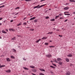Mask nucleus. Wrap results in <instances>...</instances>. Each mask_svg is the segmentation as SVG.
Returning a JSON list of instances; mask_svg holds the SVG:
<instances>
[{
	"mask_svg": "<svg viewBox=\"0 0 75 75\" xmlns=\"http://www.w3.org/2000/svg\"><path fill=\"white\" fill-rule=\"evenodd\" d=\"M46 5H47V4L42 5L40 6V5H38L37 6H35L33 7V8H41V7H43V6H46Z\"/></svg>",
	"mask_w": 75,
	"mask_h": 75,
	"instance_id": "obj_1",
	"label": "nucleus"
},
{
	"mask_svg": "<svg viewBox=\"0 0 75 75\" xmlns=\"http://www.w3.org/2000/svg\"><path fill=\"white\" fill-rule=\"evenodd\" d=\"M46 57H49V58H51V57H52V56L51 54H48L46 56Z\"/></svg>",
	"mask_w": 75,
	"mask_h": 75,
	"instance_id": "obj_2",
	"label": "nucleus"
},
{
	"mask_svg": "<svg viewBox=\"0 0 75 75\" xmlns=\"http://www.w3.org/2000/svg\"><path fill=\"white\" fill-rule=\"evenodd\" d=\"M70 74H71V73L69 71L67 72V73H66V75H69Z\"/></svg>",
	"mask_w": 75,
	"mask_h": 75,
	"instance_id": "obj_3",
	"label": "nucleus"
},
{
	"mask_svg": "<svg viewBox=\"0 0 75 75\" xmlns=\"http://www.w3.org/2000/svg\"><path fill=\"white\" fill-rule=\"evenodd\" d=\"M67 57H71L72 56V54H69V55H67Z\"/></svg>",
	"mask_w": 75,
	"mask_h": 75,
	"instance_id": "obj_4",
	"label": "nucleus"
},
{
	"mask_svg": "<svg viewBox=\"0 0 75 75\" xmlns=\"http://www.w3.org/2000/svg\"><path fill=\"white\" fill-rule=\"evenodd\" d=\"M2 33H4V34H6L7 33V32H6L4 30H2Z\"/></svg>",
	"mask_w": 75,
	"mask_h": 75,
	"instance_id": "obj_5",
	"label": "nucleus"
},
{
	"mask_svg": "<svg viewBox=\"0 0 75 75\" xmlns=\"http://www.w3.org/2000/svg\"><path fill=\"white\" fill-rule=\"evenodd\" d=\"M6 59L7 61H8V62H10V59L9 58H6Z\"/></svg>",
	"mask_w": 75,
	"mask_h": 75,
	"instance_id": "obj_6",
	"label": "nucleus"
},
{
	"mask_svg": "<svg viewBox=\"0 0 75 75\" xmlns=\"http://www.w3.org/2000/svg\"><path fill=\"white\" fill-rule=\"evenodd\" d=\"M53 34V32L52 31L51 32H49L47 33V34Z\"/></svg>",
	"mask_w": 75,
	"mask_h": 75,
	"instance_id": "obj_7",
	"label": "nucleus"
},
{
	"mask_svg": "<svg viewBox=\"0 0 75 75\" xmlns=\"http://www.w3.org/2000/svg\"><path fill=\"white\" fill-rule=\"evenodd\" d=\"M41 41V39H39V40H37L35 42H36V43H38V42L39 41Z\"/></svg>",
	"mask_w": 75,
	"mask_h": 75,
	"instance_id": "obj_8",
	"label": "nucleus"
},
{
	"mask_svg": "<svg viewBox=\"0 0 75 75\" xmlns=\"http://www.w3.org/2000/svg\"><path fill=\"white\" fill-rule=\"evenodd\" d=\"M32 71L34 72H37V70L35 69H34L32 70Z\"/></svg>",
	"mask_w": 75,
	"mask_h": 75,
	"instance_id": "obj_9",
	"label": "nucleus"
},
{
	"mask_svg": "<svg viewBox=\"0 0 75 75\" xmlns=\"http://www.w3.org/2000/svg\"><path fill=\"white\" fill-rule=\"evenodd\" d=\"M57 61H62V59L60 58H57Z\"/></svg>",
	"mask_w": 75,
	"mask_h": 75,
	"instance_id": "obj_10",
	"label": "nucleus"
},
{
	"mask_svg": "<svg viewBox=\"0 0 75 75\" xmlns=\"http://www.w3.org/2000/svg\"><path fill=\"white\" fill-rule=\"evenodd\" d=\"M39 70L40 71H43L44 72H45V70L43 69H41V68L39 69Z\"/></svg>",
	"mask_w": 75,
	"mask_h": 75,
	"instance_id": "obj_11",
	"label": "nucleus"
},
{
	"mask_svg": "<svg viewBox=\"0 0 75 75\" xmlns=\"http://www.w3.org/2000/svg\"><path fill=\"white\" fill-rule=\"evenodd\" d=\"M65 60L67 62H69V59H68V58H66Z\"/></svg>",
	"mask_w": 75,
	"mask_h": 75,
	"instance_id": "obj_12",
	"label": "nucleus"
},
{
	"mask_svg": "<svg viewBox=\"0 0 75 75\" xmlns=\"http://www.w3.org/2000/svg\"><path fill=\"white\" fill-rule=\"evenodd\" d=\"M6 72L8 73L11 72V70L10 69H9L7 71H6Z\"/></svg>",
	"mask_w": 75,
	"mask_h": 75,
	"instance_id": "obj_13",
	"label": "nucleus"
},
{
	"mask_svg": "<svg viewBox=\"0 0 75 75\" xmlns=\"http://www.w3.org/2000/svg\"><path fill=\"white\" fill-rule=\"evenodd\" d=\"M35 17H34L33 18H31L30 19V20H34V19H35Z\"/></svg>",
	"mask_w": 75,
	"mask_h": 75,
	"instance_id": "obj_14",
	"label": "nucleus"
},
{
	"mask_svg": "<svg viewBox=\"0 0 75 75\" xmlns=\"http://www.w3.org/2000/svg\"><path fill=\"white\" fill-rule=\"evenodd\" d=\"M47 37H43V38H42V39H43V40H44V39H45V40H46V39H47Z\"/></svg>",
	"mask_w": 75,
	"mask_h": 75,
	"instance_id": "obj_15",
	"label": "nucleus"
},
{
	"mask_svg": "<svg viewBox=\"0 0 75 75\" xmlns=\"http://www.w3.org/2000/svg\"><path fill=\"white\" fill-rule=\"evenodd\" d=\"M58 64H59V65H61L62 64V62H58Z\"/></svg>",
	"mask_w": 75,
	"mask_h": 75,
	"instance_id": "obj_16",
	"label": "nucleus"
},
{
	"mask_svg": "<svg viewBox=\"0 0 75 75\" xmlns=\"http://www.w3.org/2000/svg\"><path fill=\"white\" fill-rule=\"evenodd\" d=\"M6 67V66L5 65H1V64H0V68H2V67Z\"/></svg>",
	"mask_w": 75,
	"mask_h": 75,
	"instance_id": "obj_17",
	"label": "nucleus"
},
{
	"mask_svg": "<svg viewBox=\"0 0 75 75\" xmlns=\"http://www.w3.org/2000/svg\"><path fill=\"white\" fill-rule=\"evenodd\" d=\"M69 8L68 7H65L64 8V10H68V9Z\"/></svg>",
	"mask_w": 75,
	"mask_h": 75,
	"instance_id": "obj_18",
	"label": "nucleus"
},
{
	"mask_svg": "<svg viewBox=\"0 0 75 75\" xmlns=\"http://www.w3.org/2000/svg\"><path fill=\"white\" fill-rule=\"evenodd\" d=\"M30 68H35V67L33 65L30 66Z\"/></svg>",
	"mask_w": 75,
	"mask_h": 75,
	"instance_id": "obj_19",
	"label": "nucleus"
},
{
	"mask_svg": "<svg viewBox=\"0 0 75 75\" xmlns=\"http://www.w3.org/2000/svg\"><path fill=\"white\" fill-rule=\"evenodd\" d=\"M70 1V2H74V3H75V1H74V0H69Z\"/></svg>",
	"mask_w": 75,
	"mask_h": 75,
	"instance_id": "obj_20",
	"label": "nucleus"
},
{
	"mask_svg": "<svg viewBox=\"0 0 75 75\" xmlns=\"http://www.w3.org/2000/svg\"><path fill=\"white\" fill-rule=\"evenodd\" d=\"M64 15L66 16H70V15H71V14L69 13H65Z\"/></svg>",
	"mask_w": 75,
	"mask_h": 75,
	"instance_id": "obj_21",
	"label": "nucleus"
},
{
	"mask_svg": "<svg viewBox=\"0 0 75 75\" xmlns=\"http://www.w3.org/2000/svg\"><path fill=\"white\" fill-rule=\"evenodd\" d=\"M11 57L12 59H15V57H14L13 56H11Z\"/></svg>",
	"mask_w": 75,
	"mask_h": 75,
	"instance_id": "obj_22",
	"label": "nucleus"
},
{
	"mask_svg": "<svg viewBox=\"0 0 75 75\" xmlns=\"http://www.w3.org/2000/svg\"><path fill=\"white\" fill-rule=\"evenodd\" d=\"M11 40H16V37H14L13 38H12Z\"/></svg>",
	"mask_w": 75,
	"mask_h": 75,
	"instance_id": "obj_23",
	"label": "nucleus"
},
{
	"mask_svg": "<svg viewBox=\"0 0 75 75\" xmlns=\"http://www.w3.org/2000/svg\"><path fill=\"white\" fill-rule=\"evenodd\" d=\"M24 69H26V70H28V69L25 67H23Z\"/></svg>",
	"mask_w": 75,
	"mask_h": 75,
	"instance_id": "obj_24",
	"label": "nucleus"
},
{
	"mask_svg": "<svg viewBox=\"0 0 75 75\" xmlns=\"http://www.w3.org/2000/svg\"><path fill=\"white\" fill-rule=\"evenodd\" d=\"M59 15L60 16H62V15H63V13H60L59 14Z\"/></svg>",
	"mask_w": 75,
	"mask_h": 75,
	"instance_id": "obj_25",
	"label": "nucleus"
},
{
	"mask_svg": "<svg viewBox=\"0 0 75 75\" xmlns=\"http://www.w3.org/2000/svg\"><path fill=\"white\" fill-rule=\"evenodd\" d=\"M45 44L46 45H48V43L46 42L45 43Z\"/></svg>",
	"mask_w": 75,
	"mask_h": 75,
	"instance_id": "obj_26",
	"label": "nucleus"
},
{
	"mask_svg": "<svg viewBox=\"0 0 75 75\" xmlns=\"http://www.w3.org/2000/svg\"><path fill=\"white\" fill-rule=\"evenodd\" d=\"M59 17V16H56L55 17V19H57V18H58V17Z\"/></svg>",
	"mask_w": 75,
	"mask_h": 75,
	"instance_id": "obj_27",
	"label": "nucleus"
},
{
	"mask_svg": "<svg viewBox=\"0 0 75 75\" xmlns=\"http://www.w3.org/2000/svg\"><path fill=\"white\" fill-rule=\"evenodd\" d=\"M34 22L35 23H37V21H38V20H34Z\"/></svg>",
	"mask_w": 75,
	"mask_h": 75,
	"instance_id": "obj_28",
	"label": "nucleus"
},
{
	"mask_svg": "<svg viewBox=\"0 0 75 75\" xmlns=\"http://www.w3.org/2000/svg\"><path fill=\"white\" fill-rule=\"evenodd\" d=\"M4 7V5H2V6H0V8H2V7Z\"/></svg>",
	"mask_w": 75,
	"mask_h": 75,
	"instance_id": "obj_29",
	"label": "nucleus"
},
{
	"mask_svg": "<svg viewBox=\"0 0 75 75\" xmlns=\"http://www.w3.org/2000/svg\"><path fill=\"white\" fill-rule=\"evenodd\" d=\"M21 25V23H20L17 25L18 26H19V25Z\"/></svg>",
	"mask_w": 75,
	"mask_h": 75,
	"instance_id": "obj_30",
	"label": "nucleus"
},
{
	"mask_svg": "<svg viewBox=\"0 0 75 75\" xmlns=\"http://www.w3.org/2000/svg\"><path fill=\"white\" fill-rule=\"evenodd\" d=\"M40 75H44V74L42 73H40L39 74Z\"/></svg>",
	"mask_w": 75,
	"mask_h": 75,
	"instance_id": "obj_31",
	"label": "nucleus"
},
{
	"mask_svg": "<svg viewBox=\"0 0 75 75\" xmlns=\"http://www.w3.org/2000/svg\"><path fill=\"white\" fill-rule=\"evenodd\" d=\"M50 21H55V19H51L50 20Z\"/></svg>",
	"mask_w": 75,
	"mask_h": 75,
	"instance_id": "obj_32",
	"label": "nucleus"
},
{
	"mask_svg": "<svg viewBox=\"0 0 75 75\" xmlns=\"http://www.w3.org/2000/svg\"><path fill=\"white\" fill-rule=\"evenodd\" d=\"M19 8H20V7H17L15 8V9L16 10V9H19Z\"/></svg>",
	"mask_w": 75,
	"mask_h": 75,
	"instance_id": "obj_33",
	"label": "nucleus"
},
{
	"mask_svg": "<svg viewBox=\"0 0 75 75\" xmlns=\"http://www.w3.org/2000/svg\"><path fill=\"white\" fill-rule=\"evenodd\" d=\"M52 64L53 65H54V66H55V67H56V64L53 63H52Z\"/></svg>",
	"mask_w": 75,
	"mask_h": 75,
	"instance_id": "obj_34",
	"label": "nucleus"
},
{
	"mask_svg": "<svg viewBox=\"0 0 75 75\" xmlns=\"http://www.w3.org/2000/svg\"><path fill=\"white\" fill-rule=\"evenodd\" d=\"M23 25H26V24H27V23H26V22H24L23 23Z\"/></svg>",
	"mask_w": 75,
	"mask_h": 75,
	"instance_id": "obj_35",
	"label": "nucleus"
},
{
	"mask_svg": "<svg viewBox=\"0 0 75 75\" xmlns=\"http://www.w3.org/2000/svg\"><path fill=\"white\" fill-rule=\"evenodd\" d=\"M54 61L55 62L57 63L58 62L57 61V60H56V59H55L54 60Z\"/></svg>",
	"mask_w": 75,
	"mask_h": 75,
	"instance_id": "obj_36",
	"label": "nucleus"
},
{
	"mask_svg": "<svg viewBox=\"0 0 75 75\" xmlns=\"http://www.w3.org/2000/svg\"><path fill=\"white\" fill-rule=\"evenodd\" d=\"M13 50L14 51V52H16V50H15L14 49H13Z\"/></svg>",
	"mask_w": 75,
	"mask_h": 75,
	"instance_id": "obj_37",
	"label": "nucleus"
},
{
	"mask_svg": "<svg viewBox=\"0 0 75 75\" xmlns=\"http://www.w3.org/2000/svg\"><path fill=\"white\" fill-rule=\"evenodd\" d=\"M31 0H25V1H31Z\"/></svg>",
	"mask_w": 75,
	"mask_h": 75,
	"instance_id": "obj_38",
	"label": "nucleus"
},
{
	"mask_svg": "<svg viewBox=\"0 0 75 75\" xmlns=\"http://www.w3.org/2000/svg\"><path fill=\"white\" fill-rule=\"evenodd\" d=\"M30 31H34V29H30Z\"/></svg>",
	"mask_w": 75,
	"mask_h": 75,
	"instance_id": "obj_39",
	"label": "nucleus"
},
{
	"mask_svg": "<svg viewBox=\"0 0 75 75\" xmlns=\"http://www.w3.org/2000/svg\"><path fill=\"white\" fill-rule=\"evenodd\" d=\"M46 19H48L49 18V17L47 16V17H46Z\"/></svg>",
	"mask_w": 75,
	"mask_h": 75,
	"instance_id": "obj_40",
	"label": "nucleus"
},
{
	"mask_svg": "<svg viewBox=\"0 0 75 75\" xmlns=\"http://www.w3.org/2000/svg\"><path fill=\"white\" fill-rule=\"evenodd\" d=\"M50 67L51 68H55V67H54L53 66H50Z\"/></svg>",
	"mask_w": 75,
	"mask_h": 75,
	"instance_id": "obj_41",
	"label": "nucleus"
},
{
	"mask_svg": "<svg viewBox=\"0 0 75 75\" xmlns=\"http://www.w3.org/2000/svg\"><path fill=\"white\" fill-rule=\"evenodd\" d=\"M12 29H9V30L10 31H12Z\"/></svg>",
	"mask_w": 75,
	"mask_h": 75,
	"instance_id": "obj_42",
	"label": "nucleus"
},
{
	"mask_svg": "<svg viewBox=\"0 0 75 75\" xmlns=\"http://www.w3.org/2000/svg\"><path fill=\"white\" fill-rule=\"evenodd\" d=\"M64 13L65 14V13H69V12H64Z\"/></svg>",
	"mask_w": 75,
	"mask_h": 75,
	"instance_id": "obj_43",
	"label": "nucleus"
},
{
	"mask_svg": "<svg viewBox=\"0 0 75 75\" xmlns=\"http://www.w3.org/2000/svg\"><path fill=\"white\" fill-rule=\"evenodd\" d=\"M49 47H50V48H51V47H55V46H49Z\"/></svg>",
	"mask_w": 75,
	"mask_h": 75,
	"instance_id": "obj_44",
	"label": "nucleus"
},
{
	"mask_svg": "<svg viewBox=\"0 0 75 75\" xmlns=\"http://www.w3.org/2000/svg\"><path fill=\"white\" fill-rule=\"evenodd\" d=\"M68 21V19H67L66 20H65V21H64V22H66L67 21Z\"/></svg>",
	"mask_w": 75,
	"mask_h": 75,
	"instance_id": "obj_45",
	"label": "nucleus"
},
{
	"mask_svg": "<svg viewBox=\"0 0 75 75\" xmlns=\"http://www.w3.org/2000/svg\"><path fill=\"white\" fill-rule=\"evenodd\" d=\"M59 37H62V35H59Z\"/></svg>",
	"mask_w": 75,
	"mask_h": 75,
	"instance_id": "obj_46",
	"label": "nucleus"
},
{
	"mask_svg": "<svg viewBox=\"0 0 75 75\" xmlns=\"http://www.w3.org/2000/svg\"><path fill=\"white\" fill-rule=\"evenodd\" d=\"M10 22H11V23L13 22V20H11L10 21Z\"/></svg>",
	"mask_w": 75,
	"mask_h": 75,
	"instance_id": "obj_47",
	"label": "nucleus"
},
{
	"mask_svg": "<svg viewBox=\"0 0 75 75\" xmlns=\"http://www.w3.org/2000/svg\"><path fill=\"white\" fill-rule=\"evenodd\" d=\"M12 31H15V30H14V29H12Z\"/></svg>",
	"mask_w": 75,
	"mask_h": 75,
	"instance_id": "obj_48",
	"label": "nucleus"
},
{
	"mask_svg": "<svg viewBox=\"0 0 75 75\" xmlns=\"http://www.w3.org/2000/svg\"><path fill=\"white\" fill-rule=\"evenodd\" d=\"M23 60H24L25 61H26V59H25L24 58H23Z\"/></svg>",
	"mask_w": 75,
	"mask_h": 75,
	"instance_id": "obj_49",
	"label": "nucleus"
},
{
	"mask_svg": "<svg viewBox=\"0 0 75 75\" xmlns=\"http://www.w3.org/2000/svg\"><path fill=\"white\" fill-rule=\"evenodd\" d=\"M17 14H18V13H16V14L15 15V16H16V15H17Z\"/></svg>",
	"mask_w": 75,
	"mask_h": 75,
	"instance_id": "obj_50",
	"label": "nucleus"
},
{
	"mask_svg": "<svg viewBox=\"0 0 75 75\" xmlns=\"http://www.w3.org/2000/svg\"><path fill=\"white\" fill-rule=\"evenodd\" d=\"M59 18H60V19H63V18H62V17H60Z\"/></svg>",
	"mask_w": 75,
	"mask_h": 75,
	"instance_id": "obj_51",
	"label": "nucleus"
},
{
	"mask_svg": "<svg viewBox=\"0 0 75 75\" xmlns=\"http://www.w3.org/2000/svg\"><path fill=\"white\" fill-rule=\"evenodd\" d=\"M5 31H7V32H8V30H7V29H6L5 30Z\"/></svg>",
	"mask_w": 75,
	"mask_h": 75,
	"instance_id": "obj_52",
	"label": "nucleus"
},
{
	"mask_svg": "<svg viewBox=\"0 0 75 75\" xmlns=\"http://www.w3.org/2000/svg\"><path fill=\"white\" fill-rule=\"evenodd\" d=\"M3 19L2 18H0V20H1Z\"/></svg>",
	"mask_w": 75,
	"mask_h": 75,
	"instance_id": "obj_53",
	"label": "nucleus"
},
{
	"mask_svg": "<svg viewBox=\"0 0 75 75\" xmlns=\"http://www.w3.org/2000/svg\"><path fill=\"white\" fill-rule=\"evenodd\" d=\"M73 14H75V12H74L73 13Z\"/></svg>",
	"mask_w": 75,
	"mask_h": 75,
	"instance_id": "obj_54",
	"label": "nucleus"
},
{
	"mask_svg": "<svg viewBox=\"0 0 75 75\" xmlns=\"http://www.w3.org/2000/svg\"><path fill=\"white\" fill-rule=\"evenodd\" d=\"M45 0H42L41 1H44Z\"/></svg>",
	"mask_w": 75,
	"mask_h": 75,
	"instance_id": "obj_55",
	"label": "nucleus"
},
{
	"mask_svg": "<svg viewBox=\"0 0 75 75\" xmlns=\"http://www.w3.org/2000/svg\"><path fill=\"white\" fill-rule=\"evenodd\" d=\"M26 19V18H25L23 19V20H25Z\"/></svg>",
	"mask_w": 75,
	"mask_h": 75,
	"instance_id": "obj_56",
	"label": "nucleus"
},
{
	"mask_svg": "<svg viewBox=\"0 0 75 75\" xmlns=\"http://www.w3.org/2000/svg\"><path fill=\"white\" fill-rule=\"evenodd\" d=\"M66 4H67V5H68V4H69L68 3H66Z\"/></svg>",
	"mask_w": 75,
	"mask_h": 75,
	"instance_id": "obj_57",
	"label": "nucleus"
},
{
	"mask_svg": "<svg viewBox=\"0 0 75 75\" xmlns=\"http://www.w3.org/2000/svg\"><path fill=\"white\" fill-rule=\"evenodd\" d=\"M53 30H55V28H53Z\"/></svg>",
	"mask_w": 75,
	"mask_h": 75,
	"instance_id": "obj_58",
	"label": "nucleus"
},
{
	"mask_svg": "<svg viewBox=\"0 0 75 75\" xmlns=\"http://www.w3.org/2000/svg\"><path fill=\"white\" fill-rule=\"evenodd\" d=\"M2 24L1 23H0V25H1Z\"/></svg>",
	"mask_w": 75,
	"mask_h": 75,
	"instance_id": "obj_59",
	"label": "nucleus"
},
{
	"mask_svg": "<svg viewBox=\"0 0 75 75\" xmlns=\"http://www.w3.org/2000/svg\"><path fill=\"white\" fill-rule=\"evenodd\" d=\"M0 39H1V36H0Z\"/></svg>",
	"mask_w": 75,
	"mask_h": 75,
	"instance_id": "obj_60",
	"label": "nucleus"
},
{
	"mask_svg": "<svg viewBox=\"0 0 75 75\" xmlns=\"http://www.w3.org/2000/svg\"><path fill=\"white\" fill-rule=\"evenodd\" d=\"M3 4H0V5H3Z\"/></svg>",
	"mask_w": 75,
	"mask_h": 75,
	"instance_id": "obj_61",
	"label": "nucleus"
},
{
	"mask_svg": "<svg viewBox=\"0 0 75 75\" xmlns=\"http://www.w3.org/2000/svg\"><path fill=\"white\" fill-rule=\"evenodd\" d=\"M51 62H53V61H51Z\"/></svg>",
	"mask_w": 75,
	"mask_h": 75,
	"instance_id": "obj_62",
	"label": "nucleus"
},
{
	"mask_svg": "<svg viewBox=\"0 0 75 75\" xmlns=\"http://www.w3.org/2000/svg\"><path fill=\"white\" fill-rule=\"evenodd\" d=\"M50 42H52V41L51 40H50Z\"/></svg>",
	"mask_w": 75,
	"mask_h": 75,
	"instance_id": "obj_63",
	"label": "nucleus"
},
{
	"mask_svg": "<svg viewBox=\"0 0 75 75\" xmlns=\"http://www.w3.org/2000/svg\"><path fill=\"white\" fill-rule=\"evenodd\" d=\"M49 10H51V9H49Z\"/></svg>",
	"mask_w": 75,
	"mask_h": 75,
	"instance_id": "obj_64",
	"label": "nucleus"
}]
</instances>
